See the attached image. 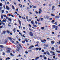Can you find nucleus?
Wrapping results in <instances>:
<instances>
[{"mask_svg": "<svg viewBox=\"0 0 60 60\" xmlns=\"http://www.w3.org/2000/svg\"><path fill=\"white\" fill-rule=\"evenodd\" d=\"M52 29H54V28H56L55 29V30H57V28H58V26H56L55 25H53L52 26Z\"/></svg>", "mask_w": 60, "mask_h": 60, "instance_id": "1", "label": "nucleus"}, {"mask_svg": "<svg viewBox=\"0 0 60 60\" xmlns=\"http://www.w3.org/2000/svg\"><path fill=\"white\" fill-rule=\"evenodd\" d=\"M6 8L9 11L10 10V8L8 7V6L6 5Z\"/></svg>", "mask_w": 60, "mask_h": 60, "instance_id": "2", "label": "nucleus"}, {"mask_svg": "<svg viewBox=\"0 0 60 60\" xmlns=\"http://www.w3.org/2000/svg\"><path fill=\"white\" fill-rule=\"evenodd\" d=\"M29 34L31 36H33V34L32 33V32H30Z\"/></svg>", "mask_w": 60, "mask_h": 60, "instance_id": "3", "label": "nucleus"}, {"mask_svg": "<svg viewBox=\"0 0 60 60\" xmlns=\"http://www.w3.org/2000/svg\"><path fill=\"white\" fill-rule=\"evenodd\" d=\"M18 21L19 22V24L21 27V28H22V27H21V21H20V20L18 19Z\"/></svg>", "mask_w": 60, "mask_h": 60, "instance_id": "4", "label": "nucleus"}, {"mask_svg": "<svg viewBox=\"0 0 60 60\" xmlns=\"http://www.w3.org/2000/svg\"><path fill=\"white\" fill-rule=\"evenodd\" d=\"M18 21L19 22V24L21 27V28H22V27H21V21H20V20L18 19Z\"/></svg>", "mask_w": 60, "mask_h": 60, "instance_id": "5", "label": "nucleus"}, {"mask_svg": "<svg viewBox=\"0 0 60 60\" xmlns=\"http://www.w3.org/2000/svg\"><path fill=\"white\" fill-rule=\"evenodd\" d=\"M17 49H16V50L17 51L19 52V49H20V48L19 47V48H17Z\"/></svg>", "mask_w": 60, "mask_h": 60, "instance_id": "6", "label": "nucleus"}, {"mask_svg": "<svg viewBox=\"0 0 60 60\" xmlns=\"http://www.w3.org/2000/svg\"><path fill=\"white\" fill-rule=\"evenodd\" d=\"M8 39H5V40L4 41H5V43H6L7 42H8Z\"/></svg>", "mask_w": 60, "mask_h": 60, "instance_id": "7", "label": "nucleus"}, {"mask_svg": "<svg viewBox=\"0 0 60 60\" xmlns=\"http://www.w3.org/2000/svg\"><path fill=\"white\" fill-rule=\"evenodd\" d=\"M31 23L33 25H34V21L33 20L32 21H31Z\"/></svg>", "mask_w": 60, "mask_h": 60, "instance_id": "8", "label": "nucleus"}, {"mask_svg": "<svg viewBox=\"0 0 60 60\" xmlns=\"http://www.w3.org/2000/svg\"><path fill=\"white\" fill-rule=\"evenodd\" d=\"M8 39H9L10 40V41H12V38H11V37H8Z\"/></svg>", "mask_w": 60, "mask_h": 60, "instance_id": "9", "label": "nucleus"}, {"mask_svg": "<svg viewBox=\"0 0 60 60\" xmlns=\"http://www.w3.org/2000/svg\"><path fill=\"white\" fill-rule=\"evenodd\" d=\"M8 20L9 21H10V22H11V18H8Z\"/></svg>", "mask_w": 60, "mask_h": 60, "instance_id": "10", "label": "nucleus"}, {"mask_svg": "<svg viewBox=\"0 0 60 60\" xmlns=\"http://www.w3.org/2000/svg\"><path fill=\"white\" fill-rule=\"evenodd\" d=\"M1 19H3V18H4V16L3 15H1Z\"/></svg>", "mask_w": 60, "mask_h": 60, "instance_id": "11", "label": "nucleus"}, {"mask_svg": "<svg viewBox=\"0 0 60 60\" xmlns=\"http://www.w3.org/2000/svg\"><path fill=\"white\" fill-rule=\"evenodd\" d=\"M60 17V16H56L55 17V18L56 19H57V18H59Z\"/></svg>", "mask_w": 60, "mask_h": 60, "instance_id": "12", "label": "nucleus"}, {"mask_svg": "<svg viewBox=\"0 0 60 60\" xmlns=\"http://www.w3.org/2000/svg\"><path fill=\"white\" fill-rule=\"evenodd\" d=\"M51 50H55V48L54 47H52L51 49Z\"/></svg>", "mask_w": 60, "mask_h": 60, "instance_id": "13", "label": "nucleus"}, {"mask_svg": "<svg viewBox=\"0 0 60 60\" xmlns=\"http://www.w3.org/2000/svg\"><path fill=\"white\" fill-rule=\"evenodd\" d=\"M46 53L47 54H48V55H50V54H49V52L48 51H46Z\"/></svg>", "mask_w": 60, "mask_h": 60, "instance_id": "14", "label": "nucleus"}, {"mask_svg": "<svg viewBox=\"0 0 60 60\" xmlns=\"http://www.w3.org/2000/svg\"><path fill=\"white\" fill-rule=\"evenodd\" d=\"M39 57H36L35 58V59H35V60H37V59H39Z\"/></svg>", "mask_w": 60, "mask_h": 60, "instance_id": "15", "label": "nucleus"}, {"mask_svg": "<svg viewBox=\"0 0 60 60\" xmlns=\"http://www.w3.org/2000/svg\"><path fill=\"white\" fill-rule=\"evenodd\" d=\"M12 9L13 10H15V8L14 7V6L13 5L12 6Z\"/></svg>", "mask_w": 60, "mask_h": 60, "instance_id": "16", "label": "nucleus"}, {"mask_svg": "<svg viewBox=\"0 0 60 60\" xmlns=\"http://www.w3.org/2000/svg\"><path fill=\"white\" fill-rule=\"evenodd\" d=\"M13 30L14 33H15V32H16V31H15V30H16V28H14L13 29Z\"/></svg>", "mask_w": 60, "mask_h": 60, "instance_id": "17", "label": "nucleus"}, {"mask_svg": "<svg viewBox=\"0 0 60 60\" xmlns=\"http://www.w3.org/2000/svg\"><path fill=\"white\" fill-rule=\"evenodd\" d=\"M10 24H11V23H9L8 24V26H11V25H10Z\"/></svg>", "mask_w": 60, "mask_h": 60, "instance_id": "18", "label": "nucleus"}, {"mask_svg": "<svg viewBox=\"0 0 60 60\" xmlns=\"http://www.w3.org/2000/svg\"><path fill=\"white\" fill-rule=\"evenodd\" d=\"M7 53H10V50H8L6 51Z\"/></svg>", "mask_w": 60, "mask_h": 60, "instance_id": "19", "label": "nucleus"}, {"mask_svg": "<svg viewBox=\"0 0 60 60\" xmlns=\"http://www.w3.org/2000/svg\"><path fill=\"white\" fill-rule=\"evenodd\" d=\"M25 41L26 42H28V41L27 40V39L26 38L25 39Z\"/></svg>", "mask_w": 60, "mask_h": 60, "instance_id": "20", "label": "nucleus"}, {"mask_svg": "<svg viewBox=\"0 0 60 60\" xmlns=\"http://www.w3.org/2000/svg\"><path fill=\"white\" fill-rule=\"evenodd\" d=\"M0 47L2 48H3L4 47V46L2 45H0Z\"/></svg>", "mask_w": 60, "mask_h": 60, "instance_id": "21", "label": "nucleus"}, {"mask_svg": "<svg viewBox=\"0 0 60 60\" xmlns=\"http://www.w3.org/2000/svg\"><path fill=\"white\" fill-rule=\"evenodd\" d=\"M18 45H19V46L20 47V48H22V46H21V45H20V44L19 43L18 44Z\"/></svg>", "mask_w": 60, "mask_h": 60, "instance_id": "22", "label": "nucleus"}, {"mask_svg": "<svg viewBox=\"0 0 60 60\" xmlns=\"http://www.w3.org/2000/svg\"><path fill=\"white\" fill-rule=\"evenodd\" d=\"M6 32L7 33H8V34H9L10 33V31H9L8 30H7Z\"/></svg>", "mask_w": 60, "mask_h": 60, "instance_id": "23", "label": "nucleus"}, {"mask_svg": "<svg viewBox=\"0 0 60 60\" xmlns=\"http://www.w3.org/2000/svg\"><path fill=\"white\" fill-rule=\"evenodd\" d=\"M3 6V4L2 3H0V7H2Z\"/></svg>", "mask_w": 60, "mask_h": 60, "instance_id": "24", "label": "nucleus"}, {"mask_svg": "<svg viewBox=\"0 0 60 60\" xmlns=\"http://www.w3.org/2000/svg\"><path fill=\"white\" fill-rule=\"evenodd\" d=\"M22 43H25V41L24 40L23 41H22Z\"/></svg>", "mask_w": 60, "mask_h": 60, "instance_id": "25", "label": "nucleus"}, {"mask_svg": "<svg viewBox=\"0 0 60 60\" xmlns=\"http://www.w3.org/2000/svg\"><path fill=\"white\" fill-rule=\"evenodd\" d=\"M3 33L4 34H5V33H6V31L5 30L4 31Z\"/></svg>", "mask_w": 60, "mask_h": 60, "instance_id": "26", "label": "nucleus"}, {"mask_svg": "<svg viewBox=\"0 0 60 60\" xmlns=\"http://www.w3.org/2000/svg\"><path fill=\"white\" fill-rule=\"evenodd\" d=\"M10 59V58L9 57H8L7 58H6V60H7V59H8V60H9Z\"/></svg>", "mask_w": 60, "mask_h": 60, "instance_id": "27", "label": "nucleus"}, {"mask_svg": "<svg viewBox=\"0 0 60 60\" xmlns=\"http://www.w3.org/2000/svg\"><path fill=\"white\" fill-rule=\"evenodd\" d=\"M51 43L52 44H54V43H55V42H54V41H52L51 42Z\"/></svg>", "mask_w": 60, "mask_h": 60, "instance_id": "28", "label": "nucleus"}, {"mask_svg": "<svg viewBox=\"0 0 60 60\" xmlns=\"http://www.w3.org/2000/svg\"><path fill=\"white\" fill-rule=\"evenodd\" d=\"M39 50V48H36V50Z\"/></svg>", "mask_w": 60, "mask_h": 60, "instance_id": "29", "label": "nucleus"}, {"mask_svg": "<svg viewBox=\"0 0 60 60\" xmlns=\"http://www.w3.org/2000/svg\"><path fill=\"white\" fill-rule=\"evenodd\" d=\"M41 41L43 43H45V42L44 41H43L42 40H41Z\"/></svg>", "mask_w": 60, "mask_h": 60, "instance_id": "30", "label": "nucleus"}, {"mask_svg": "<svg viewBox=\"0 0 60 60\" xmlns=\"http://www.w3.org/2000/svg\"><path fill=\"white\" fill-rule=\"evenodd\" d=\"M39 11H41V12H42V10H41V8H39Z\"/></svg>", "mask_w": 60, "mask_h": 60, "instance_id": "31", "label": "nucleus"}, {"mask_svg": "<svg viewBox=\"0 0 60 60\" xmlns=\"http://www.w3.org/2000/svg\"><path fill=\"white\" fill-rule=\"evenodd\" d=\"M41 29L42 30H43L44 29V27H41Z\"/></svg>", "mask_w": 60, "mask_h": 60, "instance_id": "32", "label": "nucleus"}, {"mask_svg": "<svg viewBox=\"0 0 60 60\" xmlns=\"http://www.w3.org/2000/svg\"><path fill=\"white\" fill-rule=\"evenodd\" d=\"M55 22V21L54 20H52V23H54Z\"/></svg>", "mask_w": 60, "mask_h": 60, "instance_id": "33", "label": "nucleus"}, {"mask_svg": "<svg viewBox=\"0 0 60 60\" xmlns=\"http://www.w3.org/2000/svg\"><path fill=\"white\" fill-rule=\"evenodd\" d=\"M55 7V6H53L52 7V10H53V9H54V8Z\"/></svg>", "mask_w": 60, "mask_h": 60, "instance_id": "34", "label": "nucleus"}, {"mask_svg": "<svg viewBox=\"0 0 60 60\" xmlns=\"http://www.w3.org/2000/svg\"><path fill=\"white\" fill-rule=\"evenodd\" d=\"M19 5H21V6H20V8H22V5L21 4H19Z\"/></svg>", "mask_w": 60, "mask_h": 60, "instance_id": "35", "label": "nucleus"}, {"mask_svg": "<svg viewBox=\"0 0 60 60\" xmlns=\"http://www.w3.org/2000/svg\"><path fill=\"white\" fill-rule=\"evenodd\" d=\"M38 44H37V45H35V47H37V46H38Z\"/></svg>", "mask_w": 60, "mask_h": 60, "instance_id": "36", "label": "nucleus"}, {"mask_svg": "<svg viewBox=\"0 0 60 60\" xmlns=\"http://www.w3.org/2000/svg\"><path fill=\"white\" fill-rule=\"evenodd\" d=\"M29 26L30 27H31L32 26H31V25H30V24H29Z\"/></svg>", "mask_w": 60, "mask_h": 60, "instance_id": "37", "label": "nucleus"}, {"mask_svg": "<svg viewBox=\"0 0 60 60\" xmlns=\"http://www.w3.org/2000/svg\"><path fill=\"white\" fill-rule=\"evenodd\" d=\"M56 52H58V53H60V51H57V50H56Z\"/></svg>", "mask_w": 60, "mask_h": 60, "instance_id": "38", "label": "nucleus"}, {"mask_svg": "<svg viewBox=\"0 0 60 60\" xmlns=\"http://www.w3.org/2000/svg\"><path fill=\"white\" fill-rule=\"evenodd\" d=\"M36 8V6H34L33 7V8L34 9H35V8Z\"/></svg>", "mask_w": 60, "mask_h": 60, "instance_id": "39", "label": "nucleus"}, {"mask_svg": "<svg viewBox=\"0 0 60 60\" xmlns=\"http://www.w3.org/2000/svg\"><path fill=\"white\" fill-rule=\"evenodd\" d=\"M21 36H23V37L24 38H26V36H25V35H22Z\"/></svg>", "mask_w": 60, "mask_h": 60, "instance_id": "40", "label": "nucleus"}, {"mask_svg": "<svg viewBox=\"0 0 60 60\" xmlns=\"http://www.w3.org/2000/svg\"><path fill=\"white\" fill-rule=\"evenodd\" d=\"M27 10H29L30 9V8H29L28 7H27Z\"/></svg>", "mask_w": 60, "mask_h": 60, "instance_id": "41", "label": "nucleus"}, {"mask_svg": "<svg viewBox=\"0 0 60 60\" xmlns=\"http://www.w3.org/2000/svg\"><path fill=\"white\" fill-rule=\"evenodd\" d=\"M26 19H28V16L27 15L26 16Z\"/></svg>", "mask_w": 60, "mask_h": 60, "instance_id": "42", "label": "nucleus"}, {"mask_svg": "<svg viewBox=\"0 0 60 60\" xmlns=\"http://www.w3.org/2000/svg\"><path fill=\"white\" fill-rule=\"evenodd\" d=\"M10 55H11V56H14V55L12 54V53H10Z\"/></svg>", "mask_w": 60, "mask_h": 60, "instance_id": "43", "label": "nucleus"}, {"mask_svg": "<svg viewBox=\"0 0 60 60\" xmlns=\"http://www.w3.org/2000/svg\"><path fill=\"white\" fill-rule=\"evenodd\" d=\"M46 17L47 19H48L49 18V17L48 16H46Z\"/></svg>", "mask_w": 60, "mask_h": 60, "instance_id": "44", "label": "nucleus"}, {"mask_svg": "<svg viewBox=\"0 0 60 60\" xmlns=\"http://www.w3.org/2000/svg\"><path fill=\"white\" fill-rule=\"evenodd\" d=\"M3 16H4V17H6V15H3Z\"/></svg>", "mask_w": 60, "mask_h": 60, "instance_id": "45", "label": "nucleus"}, {"mask_svg": "<svg viewBox=\"0 0 60 60\" xmlns=\"http://www.w3.org/2000/svg\"><path fill=\"white\" fill-rule=\"evenodd\" d=\"M33 26H34V27H37V26H36V25H33Z\"/></svg>", "mask_w": 60, "mask_h": 60, "instance_id": "46", "label": "nucleus"}, {"mask_svg": "<svg viewBox=\"0 0 60 60\" xmlns=\"http://www.w3.org/2000/svg\"><path fill=\"white\" fill-rule=\"evenodd\" d=\"M3 56H4V55H5V53H4V52H3Z\"/></svg>", "mask_w": 60, "mask_h": 60, "instance_id": "47", "label": "nucleus"}, {"mask_svg": "<svg viewBox=\"0 0 60 60\" xmlns=\"http://www.w3.org/2000/svg\"><path fill=\"white\" fill-rule=\"evenodd\" d=\"M43 5V6H45L46 5V4H44Z\"/></svg>", "mask_w": 60, "mask_h": 60, "instance_id": "48", "label": "nucleus"}, {"mask_svg": "<svg viewBox=\"0 0 60 60\" xmlns=\"http://www.w3.org/2000/svg\"><path fill=\"white\" fill-rule=\"evenodd\" d=\"M54 24L56 25H57V22H56L54 23Z\"/></svg>", "mask_w": 60, "mask_h": 60, "instance_id": "49", "label": "nucleus"}, {"mask_svg": "<svg viewBox=\"0 0 60 60\" xmlns=\"http://www.w3.org/2000/svg\"><path fill=\"white\" fill-rule=\"evenodd\" d=\"M44 46H45V47H48V45H45Z\"/></svg>", "mask_w": 60, "mask_h": 60, "instance_id": "50", "label": "nucleus"}, {"mask_svg": "<svg viewBox=\"0 0 60 60\" xmlns=\"http://www.w3.org/2000/svg\"><path fill=\"white\" fill-rule=\"evenodd\" d=\"M49 19L50 20H52V18H50Z\"/></svg>", "mask_w": 60, "mask_h": 60, "instance_id": "51", "label": "nucleus"}, {"mask_svg": "<svg viewBox=\"0 0 60 60\" xmlns=\"http://www.w3.org/2000/svg\"><path fill=\"white\" fill-rule=\"evenodd\" d=\"M35 12L36 14H38V12L37 11H36Z\"/></svg>", "mask_w": 60, "mask_h": 60, "instance_id": "52", "label": "nucleus"}, {"mask_svg": "<svg viewBox=\"0 0 60 60\" xmlns=\"http://www.w3.org/2000/svg\"><path fill=\"white\" fill-rule=\"evenodd\" d=\"M3 7L4 8V9H5V5L3 6Z\"/></svg>", "mask_w": 60, "mask_h": 60, "instance_id": "53", "label": "nucleus"}, {"mask_svg": "<svg viewBox=\"0 0 60 60\" xmlns=\"http://www.w3.org/2000/svg\"><path fill=\"white\" fill-rule=\"evenodd\" d=\"M19 17L20 18H22L21 16L20 15H19Z\"/></svg>", "mask_w": 60, "mask_h": 60, "instance_id": "54", "label": "nucleus"}, {"mask_svg": "<svg viewBox=\"0 0 60 60\" xmlns=\"http://www.w3.org/2000/svg\"><path fill=\"white\" fill-rule=\"evenodd\" d=\"M41 21H42L43 19L42 18H41Z\"/></svg>", "mask_w": 60, "mask_h": 60, "instance_id": "55", "label": "nucleus"}, {"mask_svg": "<svg viewBox=\"0 0 60 60\" xmlns=\"http://www.w3.org/2000/svg\"><path fill=\"white\" fill-rule=\"evenodd\" d=\"M35 23L36 24H37V23H38L36 21L35 22Z\"/></svg>", "mask_w": 60, "mask_h": 60, "instance_id": "56", "label": "nucleus"}, {"mask_svg": "<svg viewBox=\"0 0 60 60\" xmlns=\"http://www.w3.org/2000/svg\"><path fill=\"white\" fill-rule=\"evenodd\" d=\"M41 48H40L39 49V51H40V50H41Z\"/></svg>", "mask_w": 60, "mask_h": 60, "instance_id": "57", "label": "nucleus"}, {"mask_svg": "<svg viewBox=\"0 0 60 60\" xmlns=\"http://www.w3.org/2000/svg\"><path fill=\"white\" fill-rule=\"evenodd\" d=\"M2 8H3V7H1L0 8V10H1L2 9Z\"/></svg>", "mask_w": 60, "mask_h": 60, "instance_id": "58", "label": "nucleus"}, {"mask_svg": "<svg viewBox=\"0 0 60 60\" xmlns=\"http://www.w3.org/2000/svg\"><path fill=\"white\" fill-rule=\"evenodd\" d=\"M3 22H5V21H5V20H3Z\"/></svg>", "mask_w": 60, "mask_h": 60, "instance_id": "59", "label": "nucleus"}, {"mask_svg": "<svg viewBox=\"0 0 60 60\" xmlns=\"http://www.w3.org/2000/svg\"><path fill=\"white\" fill-rule=\"evenodd\" d=\"M4 12V10H2V13H3Z\"/></svg>", "mask_w": 60, "mask_h": 60, "instance_id": "60", "label": "nucleus"}, {"mask_svg": "<svg viewBox=\"0 0 60 60\" xmlns=\"http://www.w3.org/2000/svg\"><path fill=\"white\" fill-rule=\"evenodd\" d=\"M52 34H54V32H52Z\"/></svg>", "mask_w": 60, "mask_h": 60, "instance_id": "61", "label": "nucleus"}, {"mask_svg": "<svg viewBox=\"0 0 60 60\" xmlns=\"http://www.w3.org/2000/svg\"><path fill=\"white\" fill-rule=\"evenodd\" d=\"M51 53H55V52H53L52 51H51Z\"/></svg>", "mask_w": 60, "mask_h": 60, "instance_id": "62", "label": "nucleus"}, {"mask_svg": "<svg viewBox=\"0 0 60 60\" xmlns=\"http://www.w3.org/2000/svg\"><path fill=\"white\" fill-rule=\"evenodd\" d=\"M2 24L3 25H5V23H4V22L2 23Z\"/></svg>", "mask_w": 60, "mask_h": 60, "instance_id": "63", "label": "nucleus"}, {"mask_svg": "<svg viewBox=\"0 0 60 60\" xmlns=\"http://www.w3.org/2000/svg\"><path fill=\"white\" fill-rule=\"evenodd\" d=\"M32 46H30L29 47V49H32Z\"/></svg>", "mask_w": 60, "mask_h": 60, "instance_id": "64", "label": "nucleus"}]
</instances>
